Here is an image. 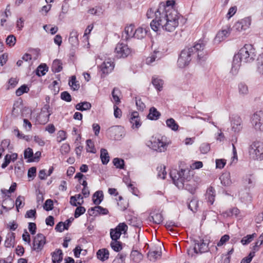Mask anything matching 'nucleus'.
<instances>
[{
    "instance_id": "1",
    "label": "nucleus",
    "mask_w": 263,
    "mask_h": 263,
    "mask_svg": "<svg viewBox=\"0 0 263 263\" xmlns=\"http://www.w3.org/2000/svg\"><path fill=\"white\" fill-rule=\"evenodd\" d=\"M163 9L161 7L158 12H155V18L151 23V27L155 32L160 29L173 32L178 26V20L180 15L176 10H172L166 14Z\"/></svg>"
},
{
    "instance_id": "2",
    "label": "nucleus",
    "mask_w": 263,
    "mask_h": 263,
    "mask_svg": "<svg viewBox=\"0 0 263 263\" xmlns=\"http://www.w3.org/2000/svg\"><path fill=\"white\" fill-rule=\"evenodd\" d=\"M206 42L199 40L193 46L184 49L181 52L177 63L180 68H184L188 65L192 59L197 61H204L206 55L204 51Z\"/></svg>"
},
{
    "instance_id": "3",
    "label": "nucleus",
    "mask_w": 263,
    "mask_h": 263,
    "mask_svg": "<svg viewBox=\"0 0 263 263\" xmlns=\"http://www.w3.org/2000/svg\"><path fill=\"white\" fill-rule=\"evenodd\" d=\"M193 172L190 170L181 169L180 171L173 170L170 172V176L172 178L174 183L179 189H183L184 186V183L190 182L192 180Z\"/></svg>"
},
{
    "instance_id": "4",
    "label": "nucleus",
    "mask_w": 263,
    "mask_h": 263,
    "mask_svg": "<svg viewBox=\"0 0 263 263\" xmlns=\"http://www.w3.org/2000/svg\"><path fill=\"white\" fill-rule=\"evenodd\" d=\"M256 56L255 49L253 46L246 44L234 57L236 61L238 60L240 62L251 63L254 61Z\"/></svg>"
},
{
    "instance_id": "5",
    "label": "nucleus",
    "mask_w": 263,
    "mask_h": 263,
    "mask_svg": "<svg viewBox=\"0 0 263 263\" xmlns=\"http://www.w3.org/2000/svg\"><path fill=\"white\" fill-rule=\"evenodd\" d=\"M249 153L250 157L254 160H263V142H253L249 147Z\"/></svg>"
},
{
    "instance_id": "6",
    "label": "nucleus",
    "mask_w": 263,
    "mask_h": 263,
    "mask_svg": "<svg viewBox=\"0 0 263 263\" xmlns=\"http://www.w3.org/2000/svg\"><path fill=\"white\" fill-rule=\"evenodd\" d=\"M251 22V18L249 16L239 20L234 24L231 29L232 31L236 34H239L250 27Z\"/></svg>"
},
{
    "instance_id": "7",
    "label": "nucleus",
    "mask_w": 263,
    "mask_h": 263,
    "mask_svg": "<svg viewBox=\"0 0 263 263\" xmlns=\"http://www.w3.org/2000/svg\"><path fill=\"white\" fill-rule=\"evenodd\" d=\"M250 121L255 130L263 131V111H257L253 114Z\"/></svg>"
},
{
    "instance_id": "8",
    "label": "nucleus",
    "mask_w": 263,
    "mask_h": 263,
    "mask_svg": "<svg viewBox=\"0 0 263 263\" xmlns=\"http://www.w3.org/2000/svg\"><path fill=\"white\" fill-rule=\"evenodd\" d=\"M147 145L154 151L158 152L165 151L167 147V144L166 142L156 138H153L152 140L148 141Z\"/></svg>"
},
{
    "instance_id": "9",
    "label": "nucleus",
    "mask_w": 263,
    "mask_h": 263,
    "mask_svg": "<svg viewBox=\"0 0 263 263\" xmlns=\"http://www.w3.org/2000/svg\"><path fill=\"white\" fill-rule=\"evenodd\" d=\"M128 227L124 222L120 223L115 229L110 230V235L112 240H118L122 234V232L125 233L127 231Z\"/></svg>"
},
{
    "instance_id": "10",
    "label": "nucleus",
    "mask_w": 263,
    "mask_h": 263,
    "mask_svg": "<svg viewBox=\"0 0 263 263\" xmlns=\"http://www.w3.org/2000/svg\"><path fill=\"white\" fill-rule=\"evenodd\" d=\"M115 52L118 58H126L129 55L131 50L126 44L119 43L115 48Z\"/></svg>"
},
{
    "instance_id": "11",
    "label": "nucleus",
    "mask_w": 263,
    "mask_h": 263,
    "mask_svg": "<svg viewBox=\"0 0 263 263\" xmlns=\"http://www.w3.org/2000/svg\"><path fill=\"white\" fill-rule=\"evenodd\" d=\"M46 243V238L42 234H37L33 241L32 250L36 252L41 251Z\"/></svg>"
},
{
    "instance_id": "12",
    "label": "nucleus",
    "mask_w": 263,
    "mask_h": 263,
    "mask_svg": "<svg viewBox=\"0 0 263 263\" xmlns=\"http://www.w3.org/2000/svg\"><path fill=\"white\" fill-rule=\"evenodd\" d=\"M232 28L230 25H227L221 29L216 34L215 37V42L220 43L224 40L230 34Z\"/></svg>"
},
{
    "instance_id": "13",
    "label": "nucleus",
    "mask_w": 263,
    "mask_h": 263,
    "mask_svg": "<svg viewBox=\"0 0 263 263\" xmlns=\"http://www.w3.org/2000/svg\"><path fill=\"white\" fill-rule=\"evenodd\" d=\"M194 242L196 247V246H198L197 250L199 253L206 252L209 251L208 245L209 240L208 239L199 238V239H194Z\"/></svg>"
},
{
    "instance_id": "14",
    "label": "nucleus",
    "mask_w": 263,
    "mask_h": 263,
    "mask_svg": "<svg viewBox=\"0 0 263 263\" xmlns=\"http://www.w3.org/2000/svg\"><path fill=\"white\" fill-rule=\"evenodd\" d=\"M231 124L232 130L235 133L240 132L242 128V119L237 115H234L232 117Z\"/></svg>"
},
{
    "instance_id": "15",
    "label": "nucleus",
    "mask_w": 263,
    "mask_h": 263,
    "mask_svg": "<svg viewBox=\"0 0 263 263\" xmlns=\"http://www.w3.org/2000/svg\"><path fill=\"white\" fill-rule=\"evenodd\" d=\"M129 120L132 125V127L133 129H138L141 125V122L139 116V113L137 111H134L132 113Z\"/></svg>"
},
{
    "instance_id": "16",
    "label": "nucleus",
    "mask_w": 263,
    "mask_h": 263,
    "mask_svg": "<svg viewBox=\"0 0 263 263\" xmlns=\"http://www.w3.org/2000/svg\"><path fill=\"white\" fill-rule=\"evenodd\" d=\"M175 4V1L174 0H168L166 1V4H164V3H161L158 9H157L155 12H158L160 10V9L161 8V7L163 8L164 11L165 12H166V14H168L172 10H175L174 8V6Z\"/></svg>"
},
{
    "instance_id": "17",
    "label": "nucleus",
    "mask_w": 263,
    "mask_h": 263,
    "mask_svg": "<svg viewBox=\"0 0 263 263\" xmlns=\"http://www.w3.org/2000/svg\"><path fill=\"white\" fill-rule=\"evenodd\" d=\"M114 68V64L113 62L110 61H104L100 65V69L104 74H107L110 72Z\"/></svg>"
},
{
    "instance_id": "18",
    "label": "nucleus",
    "mask_w": 263,
    "mask_h": 263,
    "mask_svg": "<svg viewBox=\"0 0 263 263\" xmlns=\"http://www.w3.org/2000/svg\"><path fill=\"white\" fill-rule=\"evenodd\" d=\"M134 25L130 24L129 26L125 27L124 29V33L122 34V38L125 40L127 41L131 38L134 37L135 34Z\"/></svg>"
},
{
    "instance_id": "19",
    "label": "nucleus",
    "mask_w": 263,
    "mask_h": 263,
    "mask_svg": "<svg viewBox=\"0 0 263 263\" xmlns=\"http://www.w3.org/2000/svg\"><path fill=\"white\" fill-rule=\"evenodd\" d=\"M243 183L248 185L249 187H252L255 183V177L253 174L249 173L246 174L242 179Z\"/></svg>"
},
{
    "instance_id": "20",
    "label": "nucleus",
    "mask_w": 263,
    "mask_h": 263,
    "mask_svg": "<svg viewBox=\"0 0 263 263\" xmlns=\"http://www.w3.org/2000/svg\"><path fill=\"white\" fill-rule=\"evenodd\" d=\"M69 42L71 45L77 48L79 46V42L78 40V33L77 30H72L69 35Z\"/></svg>"
},
{
    "instance_id": "21",
    "label": "nucleus",
    "mask_w": 263,
    "mask_h": 263,
    "mask_svg": "<svg viewBox=\"0 0 263 263\" xmlns=\"http://www.w3.org/2000/svg\"><path fill=\"white\" fill-rule=\"evenodd\" d=\"M45 117L43 120V123H46L49 121V117L52 114L51 110L50 109L49 104H45L41 109L40 117H42L44 114H45Z\"/></svg>"
},
{
    "instance_id": "22",
    "label": "nucleus",
    "mask_w": 263,
    "mask_h": 263,
    "mask_svg": "<svg viewBox=\"0 0 263 263\" xmlns=\"http://www.w3.org/2000/svg\"><path fill=\"white\" fill-rule=\"evenodd\" d=\"M63 254L61 249H57L52 253L53 263H60L63 260Z\"/></svg>"
},
{
    "instance_id": "23",
    "label": "nucleus",
    "mask_w": 263,
    "mask_h": 263,
    "mask_svg": "<svg viewBox=\"0 0 263 263\" xmlns=\"http://www.w3.org/2000/svg\"><path fill=\"white\" fill-rule=\"evenodd\" d=\"M149 221H153L154 223L159 224L163 220V217L160 213H151L149 217Z\"/></svg>"
},
{
    "instance_id": "24",
    "label": "nucleus",
    "mask_w": 263,
    "mask_h": 263,
    "mask_svg": "<svg viewBox=\"0 0 263 263\" xmlns=\"http://www.w3.org/2000/svg\"><path fill=\"white\" fill-rule=\"evenodd\" d=\"M109 255V251L105 248L99 249L97 252V258L103 261L108 259Z\"/></svg>"
},
{
    "instance_id": "25",
    "label": "nucleus",
    "mask_w": 263,
    "mask_h": 263,
    "mask_svg": "<svg viewBox=\"0 0 263 263\" xmlns=\"http://www.w3.org/2000/svg\"><path fill=\"white\" fill-rule=\"evenodd\" d=\"M15 243V234L8 233L5 241V246L7 248L13 247Z\"/></svg>"
},
{
    "instance_id": "26",
    "label": "nucleus",
    "mask_w": 263,
    "mask_h": 263,
    "mask_svg": "<svg viewBox=\"0 0 263 263\" xmlns=\"http://www.w3.org/2000/svg\"><path fill=\"white\" fill-rule=\"evenodd\" d=\"M184 185L183 188L192 194L195 193L197 188V183L194 180H192L190 182H186L184 183Z\"/></svg>"
},
{
    "instance_id": "27",
    "label": "nucleus",
    "mask_w": 263,
    "mask_h": 263,
    "mask_svg": "<svg viewBox=\"0 0 263 263\" xmlns=\"http://www.w3.org/2000/svg\"><path fill=\"white\" fill-rule=\"evenodd\" d=\"M104 198L103 193L102 191L96 192L92 196L93 202L96 205H99L103 201Z\"/></svg>"
},
{
    "instance_id": "28",
    "label": "nucleus",
    "mask_w": 263,
    "mask_h": 263,
    "mask_svg": "<svg viewBox=\"0 0 263 263\" xmlns=\"http://www.w3.org/2000/svg\"><path fill=\"white\" fill-rule=\"evenodd\" d=\"M215 197V192L214 189L210 186L207 189L206 193V198L209 202L211 203V204H213Z\"/></svg>"
},
{
    "instance_id": "29",
    "label": "nucleus",
    "mask_w": 263,
    "mask_h": 263,
    "mask_svg": "<svg viewBox=\"0 0 263 263\" xmlns=\"http://www.w3.org/2000/svg\"><path fill=\"white\" fill-rule=\"evenodd\" d=\"M130 259L135 263L139 262L143 258L142 254L137 250H133L130 255Z\"/></svg>"
},
{
    "instance_id": "30",
    "label": "nucleus",
    "mask_w": 263,
    "mask_h": 263,
    "mask_svg": "<svg viewBox=\"0 0 263 263\" xmlns=\"http://www.w3.org/2000/svg\"><path fill=\"white\" fill-rule=\"evenodd\" d=\"M256 71L258 74L263 75V53L260 54L257 59Z\"/></svg>"
},
{
    "instance_id": "31",
    "label": "nucleus",
    "mask_w": 263,
    "mask_h": 263,
    "mask_svg": "<svg viewBox=\"0 0 263 263\" xmlns=\"http://www.w3.org/2000/svg\"><path fill=\"white\" fill-rule=\"evenodd\" d=\"M160 113L157 109L154 107H152L149 109L147 118L151 120H156L160 117Z\"/></svg>"
},
{
    "instance_id": "32",
    "label": "nucleus",
    "mask_w": 263,
    "mask_h": 263,
    "mask_svg": "<svg viewBox=\"0 0 263 263\" xmlns=\"http://www.w3.org/2000/svg\"><path fill=\"white\" fill-rule=\"evenodd\" d=\"M146 33L147 31L145 29L142 27H139L135 30L134 37L139 40H141L146 36Z\"/></svg>"
},
{
    "instance_id": "33",
    "label": "nucleus",
    "mask_w": 263,
    "mask_h": 263,
    "mask_svg": "<svg viewBox=\"0 0 263 263\" xmlns=\"http://www.w3.org/2000/svg\"><path fill=\"white\" fill-rule=\"evenodd\" d=\"M221 183L224 186L230 185L232 182L230 179V175L229 173H223L219 177Z\"/></svg>"
},
{
    "instance_id": "34",
    "label": "nucleus",
    "mask_w": 263,
    "mask_h": 263,
    "mask_svg": "<svg viewBox=\"0 0 263 263\" xmlns=\"http://www.w3.org/2000/svg\"><path fill=\"white\" fill-rule=\"evenodd\" d=\"M161 256V252L158 251H149L147 253V257L151 261H155Z\"/></svg>"
},
{
    "instance_id": "35",
    "label": "nucleus",
    "mask_w": 263,
    "mask_h": 263,
    "mask_svg": "<svg viewBox=\"0 0 263 263\" xmlns=\"http://www.w3.org/2000/svg\"><path fill=\"white\" fill-rule=\"evenodd\" d=\"M48 67L46 64H42L40 65L36 70V74L39 77L44 76L48 71Z\"/></svg>"
},
{
    "instance_id": "36",
    "label": "nucleus",
    "mask_w": 263,
    "mask_h": 263,
    "mask_svg": "<svg viewBox=\"0 0 263 263\" xmlns=\"http://www.w3.org/2000/svg\"><path fill=\"white\" fill-rule=\"evenodd\" d=\"M100 158L103 164H107L109 161V156L106 149L102 148L101 149Z\"/></svg>"
},
{
    "instance_id": "37",
    "label": "nucleus",
    "mask_w": 263,
    "mask_h": 263,
    "mask_svg": "<svg viewBox=\"0 0 263 263\" xmlns=\"http://www.w3.org/2000/svg\"><path fill=\"white\" fill-rule=\"evenodd\" d=\"M240 63H241V62L238 60L236 61L235 58L234 57L233 61V63H232V66L231 70L230 71V72L233 75H235L237 73L238 70L239 69V67L240 66Z\"/></svg>"
},
{
    "instance_id": "38",
    "label": "nucleus",
    "mask_w": 263,
    "mask_h": 263,
    "mask_svg": "<svg viewBox=\"0 0 263 263\" xmlns=\"http://www.w3.org/2000/svg\"><path fill=\"white\" fill-rule=\"evenodd\" d=\"M166 126L173 131L178 129L179 125L173 118H170L166 121Z\"/></svg>"
},
{
    "instance_id": "39",
    "label": "nucleus",
    "mask_w": 263,
    "mask_h": 263,
    "mask_svg": "<svg viewBox=\"0 0 263 263\" xmlns=\"http://www.w3.org/2000/svg\"><path fill=\"white\" fill-rule=\"evenodd\" d=\"M62 64L61 61L59 60H55L53 62L51 69L52 71L54 72H59L62 70Z\"/></svg>"
},
{
    "instance_id": "40",
    "label": "nucleus",
    "mask_w": 263,
    "mask_h": 263,
    "mask_svg": "<svg viewBox=\"0 0 263 263\" xmlns=\"http://www.w3.org/2000/svg\"><path fill=\"white\" fill-rule=\"evenodd\" d=\"M110 245L111 249L115 252H119L122 249V243L118 240H112Z\"/></svg>"
},
{
    "instance_id": "41",
    "label": "nucleus",
    "mask_w": 263,
    "mask_h": 263,
    "mask_svg": "<svg viewBox=\"0 0 263 263\" xmlns=\"http://www.w3.org/2000/svg\"><path fill=\"white\" fill-rule=\"evenodd\" d=\"M69 85L73 90H77L80 88L79 82L76 80V78L74 76L71 77V80L69 81Z\"/></svg>"
},
{
    "instance_id": "42",
    "label": "nucleus",
    "mask_w": 263,
    "mask_h": 263,
    "mask_svg": "<svg viewBox=\"0 0 263 263\" xmlns=\"http://www.w3.org/2000/svg\"><path fill=\"white\" fill-rule=\"evenodd\" d=\"M198 207V201L196 198H193L188 204V208L193 212H195Z\"/></svg>"
},
{
    "instance_id": "43",
    "label": "nucleus",
    "mask_w": 263,
    "mask_h": 263,
    "mask_svg": "<svg viewBox=\"0 0 263 263\" xmlns=\"http://www.w3.org/2000/svg\"><path fill=\"white\" fill-rule=\"evenodd\" d=\"M86 150L87 152L95 154L96 153V150L95 148L94 143L90 139L86 140Z\"/></svg>"
},
{
    "instance_id": "44",
    "label": "nucleus",
    "mask_w": 263,
    "mask_h": 263,
    "mask_svg": "<svg viewBox=\"0 0 263 263\" xmlns=\"http://www.w3.org/2000/svg\"><path fill=\"white\" fill-rule=\"evenodd\" d=\"M112 163L117 168L123 169L124 166V161L123 159L115 158L113 159Z\"/></svg>"
},
{
    "instance_id": "45",
    "label": "nucleus",
    "mask_w": 263,
    "mask_h": 263,
    "mask_svg": "<svg viewBox=\"0 0 263 263\" xmlns=\"http://www.w3.org/2000/svg\"><path fill=\"white\" fill-rule=\"evenodd\" d=\"M238 90L239 94L242 95H247L249 92V89L247 85L243 83H240L239 84Z\"/></svg>"
},
{
    "instance_id": "46",
    "label": "nucleus",
    "mask_w": 263,
    "mask_h": 263,
    "mask_svg": "<svg viewBox=\"0 0 263 263\" xmlns=\"http://www.w3.org/2000/svg\"><path fill=\"white\" fill-rule=\"evenodd\" d=\"M120 93V90L117 88H114L111 92V95L115 102L116 104H119L120 102L119 95Z\"/></svg>"
},
{
    "instance_id": "47",
    "label": "nucleus",
    "mask_w": 263,
    "mask_h": 263,
    "mask_svg": "<svg viewBox=\"0 0 263 263\" xmlns=\"http://www.w3.org/2000/svg\"><path fill=\"white\" fill-rule=\"evenodd\" d=\"M255 236V233L252 234L251 235H247L246 236H245L242 238L241 242L243 245H247L251 242Z\"/></svg>"
},
{
    "instance_id": "48",
    "label": "nucleus",
    "mask_w": 263,
    "mask_h": 263,
    "mask_svg": "<svg viewBox=\"0 0 263 263\" xmlns=\"http://www.w3.org/2000/svg\"><path fill=\"white\" fill-rule=\"evenodd\" d=\"M25 197L22 196H18L15 201V205L18 211V208H23L25 205Z\"/></svg>"
},
{
    "instance_id": "49",
    "label": "nucleus",
    "mask_w": 263,
    "mask_h": 263,
    "mask_svg": "<svg viewBox=\"0 0 263 263\" xmlns=\"http://www.w3.org/2000/svg\"><path fill=\"white\" fill-rule=\"evenodd\" d=\"M152 83L154 87L159 91H160L162 88L163 81L157 78H153Z\"/></svg>"
},
{
    "instance_id": "50",
    "label": "nucleus",
    "mask_w": 263,
    "mask_h": 263,
    "mask_svg": "<svg viewBox=\"0 0 263 263\" xmlns=\"http://www.w3.org/2000/svg\"><path fill=\"white\" fill-rule=\"evenodd\" d=\"M29 90V88L26 85H23L16 90L15 94L17 96H21L24 93L28 92Z\"/></svg>"
},
{
    "instance_id": "51",
    "label": "nucleus",
    "mask_w": 263,
    "mask_h": 263,
    "mask_svg": "<svg viewBox=\"0 0 263 263\" xmlns=\"http://www.w3.org/2000/svg\"><path fill=\"white\" fill-rule=\"evenodd\" d=\"M157 170L158 171V177L163 179H165V176L166 175L165 166H160L157 168Z\"/></svg>"
},
{
    "instance_id": "52",
    "label": "nucleus",
    "mask_w": 263,
    "mask_h": 263,
    "mask_svg": "<svg viewBox=\"0 0 263 263\" xmlns=\"http://www.w3.org/2000/svg\"><path fill=\"white\" fill-rule=\"evenodd\" d=\"M200 151L202 154L208 153L210 150V145L208 143H203L200 146Z\"/></svg>"
},
{
    "instance_id": "53",
    "label": "nucleus",
    "mask_w": 263,
    "mask_h": 263,
    "mask_svg": "<svg viewBox=\"0 0 263 263\" xmlns=\"http://www.w3.org/2000/svg\"><path fill=\"white\" fill-rule=\"evenodd\" d=\"M86 211L85 208L83 206H80L77 207L75 210L74 212V217L78 218L81 215L83 214Z\"/></svg>"
},
{
    "instance_id": "54",
    "label": "nucleus",
    "mask_w": 263,
    "mask_h": 263,
    "mask_svg": "<svg viewBox=\"0 0 263 263\" xmlns=\"http://www.w3.org/2000/svg\"><path fill=\"white\" fill-rule=\"evenodd\" d=\"M67 138L66 133L63 130H60L58 133L57 141L58 142H61L65 140Z\"/></svg>"
},
{
    "instance_id": "55",
    "label": "nucleus",
    "mask_w": 263,
    "mask_h": 263,
    "mask_svg": "<svg viewBox=\"0 0 263 263\" xmlns=\"http://www.w3.org/2000/svg\"><path fill=\"white\" fill-rule=\"evenodd\" d=\"M6 44L9 46H13L16 42V38L13 35H9L6 39Z\"/></svg>"
},
{
    "instance_id": "56",
    "label": "nucleus",
    "mask_w": 263,
    "mask_h": 263,
    "mask_svg": "<svg viewBox=\"0 0 263 263\" xmlns=\"http://www.w3.org/2000/svg\"><path fill=\"white\" fill-rule=\"evenodd\" d=\"M61 99L66 102H69L71 101V96L69 92L65 91L61 93Z\"/></svg>"
},
{
    "instance_id": "57",
    "label": "nucleus",
    "mask_w": 263,
    "mask_h": 263,
    "mask_svg": "<svg viewBox=\"0 0 263 263\" xmlns=\"http://www.w3.org/2000/svg\"><path fill=\"white\" fill-rule=\"evenodd\" d=\"M158 53V51H155L151 56L147 57L146 59V63L148 65L152 64L157 58V54Z\"/></svg>"
},
{
    "instance_id": "58",
    "label": "nucleus",
    "mask_w": 263,
    "mask_h": 263,
    "mask_svg": "<svg viewBox=\"0 0 263 263\" xmlns=\"http://www.w3.org/2000/svg\"><path fill=\"white\" fill-rule=\"evenodd\" d=\"M53 208V201L51 199H47L46 200L44 205V209L48 211L52 210Z\"/></svg>"
},
{
    "instance_id": "59",
    "label": "nucleus",
    "mask_w": 263,
    "mask_h": 263,
    "mask_svg": "<svg viewBox=\"0 0 263 263\" xmlns=\"http://www.w3.org/2000/svg\"><path fill=\"white\" fill-rule=\"evenodd\" d=\"M70 149V146L67 143H64L62 145L60 151L62 155L68 154Z\"/></svg>"
},
{
    "instance_id": "60",
    "label": "nucleus",
    "mask_w": 263,
    "mask_h": 263,
    "mask_svg": "<svg viewBox=\"0 0 263 263\" xmlns=\"http://www.w3.org/2000/svg\"><path fill=\"white\" fill-rule=\"evenodd\" d=\"M230 239V236L229 235L225 234L222 236L220 240L217 242V246L221 247L227 241Z\"/></svg>"
},
{
    "instance_id": "61",
    "label": "nucleus",
    "mask_w": 263,
    "mask_h": 263,
    "mask_svg": "<svg viewBox=\"0 0 263 263\" xmlns=\"http://www.w3.org/2000/svg\"><path fill=\"white\" fill-rule=\"evenodd\" d=\"M95 209H97L96 210V214L97 215L98 214H103V215H106L108 214V211L107 209L104 208L100 206H96Z\"/></svg>"
},
{
    "instance_id": "62",
    "label": "nucleus",
    "mask_w": 263,
    "mask_h": 263,
    "mask_svg": "<svg viewBox=\"0 0 263 263\" xmlns=\"http://www.w3.org/2000/svg\"><path fill=\"white\" fill-rule=\"evenodd\" d=\"M254 256V251H251L248 256L243 258L240 263H250Z\"/></svg>"
},
{
    "instance_id": "63",
    "label": "nucleus",
    "mask_w": 263,
    "mask_h": 263,
    "mask_svg": "<svg viewBox=\"0 0 263 263\" xmlns=\"http://www.w3.org/2000/svg\"><path fill=\"white\" fill-rule=\"evenodd\" d=\"M24 158L25 159H31L33 158V151L30 148H27L24 152Z\"/></svg>"
},
{
    "instance_id": "64",
    "label": "nucleus",
    "mask_w": 263,
    "mask_h": 263,
    "mask_svg": "<svg viewBox=\"0 0 263 263\" xmlns=\"http://www.w3.org/2000/svg\"><path fill=\"white\" fill-rule=\"evenodd\" d=\"M226 164V161L224 159H217L216 160V167L217 168H223Z\"/></svg>"
}]
</instances>
